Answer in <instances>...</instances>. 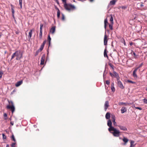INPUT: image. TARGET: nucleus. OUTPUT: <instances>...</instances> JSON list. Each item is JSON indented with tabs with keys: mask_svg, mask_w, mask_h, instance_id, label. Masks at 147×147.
I'll return each mask as SVG.
<instances>
[{
	"mask_svg": "<svg viewBox=\"0 0 147 147\" xmlns=\"http://www.w3.org/2000/svg\"><path fill=\"white\" fill-rule=\"evenodd\" d=\"M106 67H105V70L104 71L103 74V79L104 81L105 80L106 78V77H105V73L106 72Z\"/></svg>",
	"mask_w": 147,
	"mask_h": 147,
	"instance_id": "obj_31",
	"label": "nucleus"
},
{
	"mask_svg": "<svg viewBox=\"0 0 147 147\" xmlns=\"http://www.w3.org/2000/svg\"><path fill=\"white\" fill-rule=\"evenodd\" d=\"M109 102L108 101H106L105 102L104 105V109L105 111H107V109L109 107Z\"/></svg>",
	"mask_w": 147,
	"mask_h": 147,
	"instance_id": "obj_8",
	"label": "nucleus"
},
{
	"mask_svg": "<svg viewBox=\"0 0 147 147\" xmlns=\"http://www.w3.org/2000/svg\"><path fill=\"white\" fill-rule=\"evenodd\" d=\"M16 59L17 60H19L22 57L23 53L20 50L16 51Z\"/></svg>",
	"mask_w": 147,
	"mask_h": 147,
	"instance_id": "obj_4",
	"label": "nucleus"
},
{
	"mask_svg": "<svg viewBox=\"0 0 147 147\" xmlns=\"http://www.w3.org/2000/svg\"><path fill=\"white\" fill-rule=\"evenodd\" d=\"M55 8L57 10V11L59 10V8L58 7H57L56 6H55Z\"/></svg>",
	"mask_w": 147,
	"mask_h": 147,
	"instance_id": "obj_58",
	"label": "nucleus"
},
{
	"mask_svg": "<svg viewBox=\"0 0 147 147\" xmlns=\"http://www.w3.org/2000/svg\"><path fill=\"white\" fill-rule=\"evenodd\" d=\"M42 32H40L39 37L40 39H41L42 38Z\"/></svg>",
	"mask_w": 147,
	"mask_h": 147,
	"instance_id": "obj_30",
	"label": "nucleus"
},
{
	"mask_svg": "<svg viewBox=\"0 0 147 147\" xmlns=\"http://www.w3.org/2000/svg\"><path fill=\"white\" fill-rule=\"evenodd\" d=\"M143 100H144V102L146 103H147V99H143Z\"/></svg>",
	"mask_w": 147,
	"mask_h": 147,
	"instance_id": "obj_50",
	"label": "nucleus"
},
{
	"mask_svg": "<svg viewBox=\"0 0 147 147\" xmlns=\"http://www.w3.org/2000/svg\"><path fill=\"white\" fill-rule=\"evenodd\" d=\"M107 125L109 127V128H108V130H110L109 129L110 128H111L112 127H113L112 126V122L110 119L108 120L107 123Z\"/></svg>",
	"mask_w": 147,
	"mask_h": 147,
	"instance_id": "obj_6",
	"label": "nucleus"
},
{
	"mask_svg": "<svg viewBox=\"0 0 147 147\" xmlns=\"http://www.w3.org/2000/svg\"><path fill=\"white\" fill-rule=\"evenodd\" d=\"M111 90L113 92H114L115 91V89L114 87V83L113 82L111 84Z\"/></svg>",
	"mask_w": 147,
	"mask_h": 147,
	"instance_id": "obj_16",
	"label": "nucleus"
},
{
	"mask_svg": "<svg viewBox=\"0 0 147 147\" xmlns=\"http://www.w3.org/2000/svg\"><path fill=\"white\" fill-rule=\"evenodd\" d=\"M16 144V143L15 142L12 143L11 144V147H15V145Z\"/></svg>",
	"mask_w": 147,
	"mask_h": 147,
	"instance_id": "obj_44",
	"label": "nucleus"
},
{
	"mask_svg": "<svg viewBox=\"0 0 147 147\" xmlns=\"http://www.w3.org/2000/svg\"><path fill=\"white\" fill-rule=\"evenodd\" d=\"M111 119L113 121V120H115V117L114 115H111Z\"/></svg>",
	"mask_w": 147,
	"mask_h": 147,
	"instance_id": "obj_23",
	"label": "nucleus"
},
{
	"mask_svg": "<svg viewBox=\"0 0 147 147\" xmlns=\"http://www.w3.org/2000/svg\"><path fill=\"white\" fill-rule=\"evenodd\" d=\"M129 103H125L123 102H120L119 103V105H129Z\"/></svg>",
	"mask_w": 147,
	"mask_h": 147,
	"instance_id": "obj_22",
	"label": "nucleus"
},
{
	"mask_svg": "<svg viewBox=\"0 0 147 147\" xmlns=\"http://www.w3.org/2000/svg\"><path fill=\"white\" fill-rule=\"evenodd\" d=\"M134 141L133 140H131L130 141V146L131 147H133L134 146V145H133L134 143Z\"/></svg>",
	"mask_w": 147,
	"mask_h": 147,
	"instance_id": "obj_32",
	"label": "nucleus"
},
{
	"mask_svg": "<svg viewBox=\"0 0 147 147\" xmlns=\"http://www.w3.org/2000/svg\"><path fill=\"white\" fill-rule=\"evenodd\" d=\"M136 109H139L140 110H141L142 109L141 107H136Z\"/></svg>",
	"mask_w": 147,
	"mask_h": 147,
	"instance_id": "obj_51",
	"label": "nucleus"
},
{
	"mask_svg": "<svg viewBox=\"0 0 147 147\" xmlns=\"http://www.w3.org/2000/svg\"><path fill=\"white\" fill-rule=\"evenodd\" d=\"M104 44L105 45H107V36L106 34V32H105V35L104 37Z\"/></svg>",
	"mask_w": 147,
	"mask_h": 147,
	"instance_id": "obj_7",
	"label": "nucleus"
},
{
	"mask_svg": "<svg viewBox=\"0 0 147 147\" xmlns=\"http://www.w3.org/2000/svg\"><path fill=\"white\" fill-rule=\"evenodd\" d=\"M107 73V71H106V72L105 73V76H106Z\"/></svg>",
	"mask_w": 147,
	"mask_h": 147,
	"instance_id": "obj_61",
	"label": "nucleus"
},
{
	"mask_svg": "<svg viewBox=\"0 0 147 147\" xmlns=\"http://www.w3.org/2000/svg\"><path fill=\"white\" fill-rule=\"evenodd\" d=\"M3 73L2 71L1 70H0V79L2 78Z\"/></svg>",
	"mask_w": 147,
	"mask_h": 147,
	"instance_id": "obj_34",
	"label": "nucleus"
},
{
	"mask_svg": "<svg viewBox=\"0 0 147 147\" xmlns=\"http://www.w3.org/2000/svg\"><path fill=\"white\" fill-rule=\"evenodd\" d=\"M139 69L138 68V67H136L134 70L133 71H134L135 72H136L137 71V70Z\"/></svg>",
	"mask_w": 147,
	"mask_h": 147,
	"instance_id": "obj_49",
	"label": "nucleus"
},
{
	"mask_svg": "<svg viewBox=\"0 0 147 147\" xmlns=\"http://www.w3.org/2000/svg\"><path fill=\"white\" fill-rule=\"evenodd\" d=\"M45 58V55L44 54L42 55L41 59V62L40 64L41 65H43L44 64V61Z\"/></svg>",
	"mask_w": 147,
	"mask_h": 147,
	"instance_id": "obj_5",
	"label": "nucleus"
},
{
	"mask_svg": "<svg viewBox=\"0 0 147 147\" xmlns=\"http://www.w3.org/2000/svg\"><path fill=\"white\" fill-rule=\"evenodd\" d=\"M56 2H57V3L59 5V1H58V0H56Z\"/></svg>",
	"mask_w": 147,
	"mask_h": 147,
	"instance_id": "obj_57",
	"label": "nucleus"
},
{
	"mask_svg": "<svg viewBox=\"0 0 147 147\" xmlns=\"http://www.w3.org/2000/svg\"><path fill=\"white\" fill-rule=\"evenodd\" d=\"M111 18H110V21H111V24H113V18L111 14L110 15Z\"/></svg>",
	"mask_w": 147,
	"mask_h": 147,
	"instance_id": "obj_21",
	"label": "nucleus"
},
{
	"mask_svg": "<svg viewBox=\"0 0 147 147\" xmlns=\"http://www.w3.org/2000/svg\"><path fill=\"white\" fill-rule=\"evenodd\" d=\"M55 30V26L52 27L50 29V32L52 34L54 33Z\"/></svg>",
	"mask_w": 147,
	"mask_h": 147,
	"instance_id": "obj_14",
	"label": "nucleus"
},
{
	"mask_svg": "<svg viewBox=\"0 0 147 147\" xmlns=\"http://www.w3.org/2000/svg\"><path fill=\"white\" fill-rule=\"evenodd\" d=\"M138 5L140 6V7H142L144 6V5L143 4V3H142L141 4H138Z\"/></svg>",
	"mask_w": 147,
	"mask_h": 147,
	"instance_id": "obj_41",
	"label": "nucleus"
},
{
	"mask_svg": "<svg viewBox=\"0 0 147 147\" xmlns=\"http://www.w3.org/2000/svg\"><path fill=\"white\" fill-rule=\"evenodd\" d=\"M117 1V0H112L110 1L109 5H114L115 4Z\"/></svg>",
	"mask_w": 147,
	"mask_h": 147,
	"instance_id": "obj_15",
	"label": "nucleus"
},
{
	"mask_svg": "<svg viewBox=\"0 0 147 147\" xmlns=\"http://www.w3.org/2000/svg\"><path fill=\"white\" fill-rule=\"evenodd\" d=\"M106 50H107L106 47L105 48L104 50V56L105 57H108V55L107 54Z\"/></svg>",
	"mask_w": 147,
	"mask_h": 147,
	"instance_id": "obj_20",
	"label": "nucleus"
},
{
	"mask_svg": "<svg viewBox=\"0 0 147 147\" xmlns=\"http://www.w3.org/2000/svg\"><path fill=\"white\" fill-rule=\"evenodd\" d=\"M133 54L134 56H136V53L135 52H133Z\"/></svg>",
	"mask_w": 147,
	"mask_h": 147,
	"instance_id": "obj_62",
	"label": "nucleus"
},
{
	"mask_svg": "<svg viewBox=\"0 0 147 147\" xmlns=\"http://www.w3.org/2000/svg\"><path fill=\"white\" fill-rule=\"evenodd\" d=\"M113 74L114 75V76H115V77H116L117 76H119L118 74L115 71H114L113 72Z\"/></svg>",
	"mask_w": 147,
	"mask_h": 147,
	"instance_id": "obj_27",
	"label": "nucleus"
},
{
	"mask_svg": "<svg viewBox=\"0 0 147 147\" xmlns=\"http://www.w3.org/2000/svg\"><path fill=\"white\" fill-rule=\"evenodd\" d=\"M51 45V42H49V47Z\"/></svg>",
	"mask_w": 147,
	"mask_h": 147,
	"instance_id": "obj_63",
	"label": "nucleus"
},
{
	"mask_svg": "<svg viewBox=\"0 0 147 147\" xmlns=\"http://www.w3.org/2000/svg\"><path fill=\"white\" fill-rule=\"evenodd\" d=\"M39 53H38V52H37V51L35 53V56H37V55H38V54Z\"/></svg>",
	"mask_w": 147,
	"mask_h": 147,
	"instance_id": "obj_55",
	"label": "nucleus"
},
{
	"mask_svg": "<svg viewBox=\"0 0 147 147\" xmlns=\"http://www.w3.org/2000/svg\"><path fill=\"white\" fill-rule=\"evenodd\" d=\"M113 24H109V27L111 30H112L113 29Z\"/></svg>",
	"mask_w": 147,
	"mask_h": 147,
	"instance_id": "obj_36",
	"label": "nucleus"
},
{
	"mask_svg": "<svg viewBox=\"0 0 147 147\" xmlns=\"http://www.w3.org/2000/svg\"><path fill=\"white\" fill-rule=\"evenodd\" d=\"M11 11L12 13V17L14 18V7L11 4Z\"/></svg>",
	"mask_w": 147,
	"mask_h": 147,
	"instance_id": "obj_11",
	"label": "nucleus"
},
{
	"mask_svg": "<svg viewBox=\"0 0 147 147\" xmlns=\"http://www.w3.org/2000/svg\"><path fill=\"white\" fill-rule=\"evenodd\" d=\"M32 30H31L29 32V36L30 37V38L32 37Z\"/></svg>",
	"mask_w": 147,
	"mask_h": 147,
	"instance_id": "obj_37",
	"label": "nucleus"
},
{
	"mask_svg": "<svg viewBox=\"0 0 147 147\" xmlns=\"http://www.w3.org/2000/svg\"><path fill=\"white\" fill-rule=\"evenodd\" d=\"M108 23L107 20V18L105 19L104 20V28L105 29L106 28L107 24Z\"/></svg>",
	"mask_w": 147,
	"mask_h": 147,
	"instance_id": "obj_18",
	"label": "nucleus"
},
{
	"mask_svg": "<svg viewBox=\"0 0 147 147\" xmlns=\"http://www.w3.org/2000/svg\"><path fill=\"white\" fill-rule=\"evenodd\" d=\"M46 40H44L43 41V42L42 43V44L41 45L44 46V45H45V43H46Z\"/></svg>",
	"mask_w": 147,
	"mask_h": 147,
	"instance_id": "obj_46",
	"label": "nucleus"
},
{
	"mask_svg": "<svg viewBox=\"0 0 147 147\" xmlns=\"http://www.w3.org/2000/svg\"><path fill=\"white\" fill-rule=\"evenodd\" d=\"M119 127L120 129L121 130L124 131H126L127 130V129L126 127L119 125Z\"/></svg>",
	"mask_w": 147,
	"mask_h": 147,
	"instance_id": "obj_10",
	"label": "nucleus"
},
{
	"mask_svg": "<svg viewBox=\"0 0 147 147\" xmlns=\"http://www.w3.org/2000/svg\"><path fill=\"white\" fill-rule=\"evenodd\" d=\"M106 83L107 85H109L110 84V82L109 80L106 81Z\"/></svg>",
	"mask_w": 147,
	"mask_h": 147,
	"instance_id": "obj_48",
	"label": "nucleus"
},
{
	"mask_svg": "<svg viewBox=\"0 0 147 147\" xmlns=\"http://www.w3.org/2000/svg\"><path fill=\"white\" fill-rule=\"evenodd\" d=\"M126 82H127L131 83H132L133 84H135V82H134L131 80H127L126 81Z\"/></svg>",
	"mask_w": 147,
	"mask_h": 147,
	"instance_id": "obj_26",
	"label": "nucleus"
},
{
	"mask_svg": "<svg viewBox=\"0 0 147 147\" xmlns=\"http://www.w3.org/2000/svg\"><path fill=\"white\" fill-rule=\"evenodd\" d=\"M8 101L9 104H11V106L8 105L7 106L6 108L8 109H10L12 113H13L15 111V107L13 103L11 100L9 101L8 100Z\"/></svg>",
	"mask_w": 147,
	"mask_h": 147,
	"instance_id": "obj_3",
	"label": "nucleus"
},
{
	"mask_svg": "<svg viewBox=\"0 0 147 147\" xmlns=\"http://www.w3.org/2000/svg\"><path fill=\"white\" fill-rule=\"evenodd\" d=\"M2 136H3V139H6V136L4 134H2Z\"/></svg>",
	"mask_w": 147,
	"mask_h": 147,
	"instance_id": "obj_45",
	"label": "nucleus"
},
{
	"mask_svg": "<svg viewBox=\"0 0 147 147\" xmlns=\"http://www.w3.org/2000/svg\"><path fill=\"white\" fill-rule=\"evenodd\" d=\"M6 147H9V145L8 144H7Z\"/></svg>",
	"mask_w": 147,
	"mask_h": 147,
	"instance_id": "obj_64",
	"label": "nucleus"
},
{
	"mask_svg": "<svg viewBox=\"0 0 147 147\" xmlns=\"http://www.w3.org/2000/svg\"><path fill=\"white\" fill-rule=\"evenodd\" d=\"M111 117L110 113L109 112H107L105 115V118L107 119H109Z\"/></svg>",
	"mask_w": 147,
	"mask_h": 147,
	"instance_id": "obj_13",
	"label": "nucleus"
},
{
	"mask_svg": "<svg viewBox=\"0 0 147 147\" xmlns=\"http://www.w3.org/2000/svg\"><path fill=\"white\" fill-rule=\"evenodd\" d=\"M117 85L121 89H123L124 88V86L121 81H119L117 82Z\"/></svg>",
	"mask_w": 147,
	"mask_h": 147,
	"instance_id": "obj_9",
	"label": "nucleus"
},
{
	"mask_svg": "<svg viewBox=\"0 0 147 147\" xmlns=\"http://www.w3.org/2000/svg\"><path fill=\"white\" fill-rule=\"evenodd\" d=\"M41 50H40L39 49L37 51L38 52V53H39L40 52H41Z\"/></svg>",
	"mask_w": 147,
	"mask_h": 147,
	"instance_id": "obj_60",
	"label": "nucleus"
},
{
	"mask_svg": "<svg viewBox=\"0 0 147 147\" xmlns=\"http://www.w3.org/2000/svg\"><path fill=\"white\" fill-rule=\"evenodd\" d=\"M22 0H19V4L20 7V8L22 9Z\"/></svg>",
	"mask_w": 147,
	"mask_h": 147,
	"instance_id": "obj_25",
	"label": "nucleus"
},
{
	"mask_svg": "<svg viewBox=\"0 0 147 147\" xmlns=\"http://www.w3.org/2000/svg\"><path fill=\"white\" fill-rule=\"evenodd\" d=\"M51 38L50 37L49 35L48 38V41L49 42H51Z\"/></svg>",
	"mask_w": 147,
	"mask_h": 147,
	"instance_id": "obj_39",
	"label": "nucleus"
},
{
	"mask_svg": "<svg viewBox=\"0 0 147 147\" xmlns=\"http://www.w3.org/2000/svg\"><path fill=\"white\" fill-rule=\"evenodd\" d=\"M44 47V46L41 45L40 47L39 48L40 50H41L42 51Z\"/></svg>",
	"mask_w": 147,
	"mask_h": 147,
	"instance_id": "obj_40",
	"label": "nucleus"
},
{
	"mask_svg": "<svg viewBox=\"0 0 147 147\" xmlns=\"http://www.w3.org/2000/svg\"><path fill=\"white\" fill-rule=\"evenodd\" d=\"M121 113H123L127 111V109L125 107H123L121 109Z\"/></svg>",
	"mask_w": 147,
	"mask_h": 147,
	"instance_id": "obj_12",
	"label": "nucleus"
},
{
	"mask_svg": "<svg viewBox=\"0 0 147 147\" xmlns=\"http://www.w3.org/2000/svg\"><path fill=\"white\" fill-rule=\"evenodd\" d=\"M110 75L112 77H113L114 76V74L111 72H110Z\"/></svg>",
	"mask_w": 147,
	"mask_h": 147,
	"instance_id": "obj_53",
	"label": "nucleus"
},
{
	"mask_svg": "<svg viewBox=\"0 0 147 147\" xmlns=\"http://www.w3.org/2000/svg\"><path fill=\"white\" fill-rule=\"evenodd\" d=\"M109 65L110 66V67L113 69V70H114V67H113V65L111 64V63H110L109 64Z\"/></svg>",
	"mask_w": 147,
	"mask_h": 147,
	"instance_id": "obj_42",
	"label": "nucleus"
},
{
	"mask_svg": "<svg viewBox=\"0 0 147 147\" xmlns=\"http://www.w3.org/2000/svg\"><path fill=\"white\" fill-rule=\"evenodd\" d=\"M116 78L117 79V82H118L119 81H120V80H119L120 77L119 76H117Z\"/></svg>",
	"mask_w": 147,
	"mask_h": 147,
	"instance_id": "obj_47",
	"label": "nucleus"
},
{
	"mask_svg": "<svg viewBox=\"0 0 147 147\" xmlns=\"http://www.w3.org/2000/svg\"><path fill=\"white\" fill-rule=\"evenodd\" d=\"M63 3H64V7L65 9L68 11H70L71 9H75V7L74 5L69 4H67L66 3V0H61Z\"/></svg>",
	"mask_w": 147,
	"mask_h": 147,
	"instance_id": "obj_2",
	"label": "nucleus"
},
{
	"mask_svg": "<svg viewBox=\"0 0 147 147\" xmlns=\"http://www.w3.org/2000/svg\"><path fill=\"white\" fill-rule=\"evenodd\" d=\"M16 51L11 56V60L13 58H14L15 57V56H16Z\"/></svg>",
	"mask_w": 147,
	"mask_h": 147,
	"instance_id": "obj_24",
	"label": "nucleus"
},
{
	"mask_svg": "<svg viewBox=\"0 0 147 147\" xmlns=\"http://www.w3.org/2000/svg\"><path fill=\"white\" fill-rule=\"evenodd\" d=\"M143 65V63H141L138 67H137L139 69L141 67L142 65Z\"/></svg>",
	"mask_w": 147,
	"mask_h": 147,
	"instance_id": "obj_52",
	"label": "nucleus"
},
{
	"mask_svg": "<svg viewBox=\"0 0 147 147\" xmlns=\"http://www.w3.org/2000/svg\"><path fill=\"white\" fill-rule=\"evenodd\" d=\"M11 138L12 139V140L14 141L15 142H16V140L14 138V136L13 135H12V136L11 137Z\"/></svg>",
	"mask_w": 147,
	"mask_h": 147,
	"instance_id": "obj_38",
	"label": "nucleus"
},
{
	"mask_svg": "<svg viewBox=\"0 0 147 147\" xmlns=\"http://www.w3.org/2000/svg\"><path fill=\"white\" fill-rule=\"evenodd\" d=\"M109 131L113 135L116 137H118L120 135V132L119 130L117 129L116 128L114 127H112Z\"/></svg>",
	"mask_w": 147,
	"mask_h": 147,
	"instance_id": "obj_1",
	"label": "nucleus"
},
{
	"mask_svg": "<svg viewBox=\"0 0 147 147\" xmlns=\"http://www.w3.org/2000/svg\"><path fill=\"white\" fill-rule=\"evenodd\" d=\"M3 116L4 117V119L5 120L7 119V114L6 113H4Z\"/></svg>",
	"mask_w": 147,
	"mask_h": 147,
	"instance_id": "obj_35",
	"label": "nucleus"
},
{
	"mask_svg": "<svg viewBox=\"0 0 147 147\" xmlns=\"http://www.w3.org/2000/svg\"><path fill=\"white\" fill-rule=\"evenodd\" d=\"M62 20H65L64 15L63 13H62Z\"/></svg>",
	"mask_w": 147,
	"mask_h": 147,
	"instance_id": "obj_43",
	"label": "nucleus"
},
{
	"mask_svg": "<svg viewBox=\"0 0 147 147\" xmlns=\"http://www.w3.org/2000/svg\"><path fill=\"white\" fill-rule=\"evenodd\" d=\"M22 82H23L22 80H21L17 82L16 84V87L19 86L22 83Z\"/></svg>",
	"mask_w": 147,
	"mask_h": 147,
	"instance_id": "obj_17",
	"label": "nucleus"
},
{
	"mask_svg": "<svg viewBox=\"0 0 147 147\" xmlns=\"http://www.w3.org/2000/svg\"><path fill=\"white\" fill-rule=\"evenodd\" d=\"M41 50H40L39 49L37 51L38 52V53H39L40 52H41Z\"/></svg>",
	"mask_w": 147,
	"mask_h": 147,
	"instance_id": "obj_59",
	"label": "nucleus"
},
{
	"mask_svg": "<svg viewBox=\"0 0 147 147\" xmlns=\"http://www.w3.org/2000/svg\"><path fill=\"white\" fill-rule=\"evenodd\" d=\"M123 141L125 143V144L127 143L128 141V139L125 137H123Z\"/></svg>",
	"mask_w": 147,
	"mask_h": 147,
	"instance_id": "obj_19",
	"label": "nucleus"
},
{
	"mask_svg": "<svg viewBox=\"0 0 147 147\" xmlns=\"http://www.w3.org/2000/svg\"><path fill=\"white\" fill-rule=\"evenodd\" d=\"M133 76L134 78H137V76L136 74V72H135L134 71H133Z\"/></svg>",
	"mask_w": 147,
	"mask_h": 147,
	"instance_id": "obj_29",
	"label": "nucleus"
},
{
	"mask_svg": "<svg viewBox=\"0 0 147 147\" xmlns=\"http://www.w3.org/2000/svg\"><path fill=\"white\" fill-rule=\"evenodd\" d=\"M43 26V25L42 24H40V32H42V27Z\"/></svg>",
	"mask_w": 147,
	"mask_h": 147,
	"instance_id": "obj_28",
	"label": "nucleus"
},
{
	"mask_svg": "<svg viewBox=\"0 0 147 147\" xmlns=\"http://www.w3.org/2000/svg\"><path fill=\"white\" fill-rule=\"evenodd\" d=\"M60 10L57 11V17L59 18L60 17Z\"/></svg>",
	"mask_w": 147,
	"mask_h": 147,
	"instance_id": "obj_33",
	"label": "nucleus"
},
{
	"mask_svg": "<svg viewBox=\"0 0 147 147\" xmlns=\"http://www.w3.org/2000/svg\"><path fill=\"white\" fill-rule=\"evenodd\" d=\"M113 124L114 125L116 124V122H115V120H113Z\"/></svg>",
	"mask_w": 147,
	"mask_h": 147,
	"instance_id": "obj_54",
	"label": "nucleus"
},
{
	"mask_svg": "<svg viewBox=\"0 0 147 147\" xmlns=\"http://www.w3.org/2000/svg\"><path fill=\"white\" fill-rule=\"evenodd\" d=\"M10 124H11V125H13L14 124L13 122V121H11L10 122Z\"/></svg>",
	"mask_w": 147,
	"mask_h": 147,
	"instance_id": "obj_56",
	"label": "nucleus"
}]
</instances>
